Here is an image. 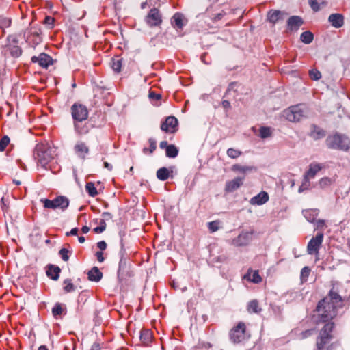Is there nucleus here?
Returning <instances> with one entry per match:
<instances>
[{
    "mask_svg": "<svg viewBox=\"0 0 350 350\" xmlns=\"http://www.w3.org/2000/svg\"><path fill=\"white\" fill-rule=\"evenodd\" d=\"M69 253L70 252L66 248H62L59 252V254L60 255L62 259L65 262L69 260Z\"/></svg>",
    "mask_w": 350,
    "mask_h": 350,
    "instance_id": "obj_49",
    "label": "nucleus"
},
{
    "mask_svg": "<svg viewBox=\"0 0 350 350\" xmlns=\"http://www.w3.org/2000/svg\"><path fill=\"white\" fill-rule=\"evenodd\" d=\"M178 120L174 116H168L161 125V129L166 133H174L176 131Z\"/></svg>",
    "mask_w": 350,
    "mask_h": 350,
    "instance_id": "obj_13",
    "label": "nucleus"
},
{
    "mask_svg": "<svg viewBox=\"0 0 350 350\" xmlns=\"http://www.w3.org/2000/svg\"><path fill=\"white\" fill-rule=\"evenodd\" d=\"M221 105L226 110L230 109V107H231L230 102L228 100H224L222 101Z\"/></svg>",
    "mask_w": 350,
    "mask_h": 350,
    "instance_id": "obj_61",
    "label": "nucleus"
},
{
    "mask_svg": "<svg viewBox=\"0 0 350 350\" xmlns=\"http://www.w3.org/2000/svg\"><path fill=\"white\" fill-rule=\"evenodd\" d=\"M246 326L243 322H239L230 332V340L234 343H239L245 339Z\"/></svg>",
    "mask_w": 350,
    "mask_h": 350,
    "instance_id": "obj_10",
    "label": "nucleus"
},
{
    "mask_svg": "<svg viewBox=\"0 0 350 350\" xmlns=\"http://www.w3.org/2000/svg\"><path fill=\"white\" fill-rule=\"evenodd\" d=\"M78 231H79V230L77 228H74L70 232H66V236L77 235L78 233Z\"/></svg>",
    "mask_w": 350,
    "mask_h": 350,
    "instance_id": "obj_62",
    "label": "nucleus"
},
{
    "mask_svg": "<svg viewBox=\"0 0 350 350\" xmlns=\"http://www.w3.org/2000/svg\"><path fill=\"white\" fill-rule=\"evenodd\" d=\"M35 159L42 167L47 168L53 159L52 150L44 144L37 145L34 152Z\"/></svg>",
    "mask_w": 350,
    "mask_h": 350,
    "instance_id": "obj_4",
    "label": "nucleus"
},
{
    "mask_svg": "<svg viewBox=\"0 0 350 350\" xmlns=\"http://www.w3.org/2000/svg\"><path fill=\"white\" fill-rule=\"evenodd\" d=\"M88 275V279L94 282L100 281L103 277L102 272L96 267H94L90 271H89Z\"/></svg>",
    "mask_w": 350,
    "mask_h": 350,
    "instance_id": "obj_27",
    "label": "nucleus"
},
{
    "mask_svg": "<svg viewBox=\"0 0 350 350\" xmlns=\"http://www.w3.org/2000/svg\"><path fill=\"white\" fill-rule=\"evenodd\" d=\"M1 209L3 210V211L8 212V206L5 204L3 198L1 199Z\"/></svg>",
    "mask_w": 350,
    "mask_h": 350,
    "instance_id": "obj_60",
    "label": "nucleus"
},
{
    "mask_svg": "<svg viewBox=\"0 0 350 350\" xmlns=\"http://www.w3.org/2000/svg\"><path fill=\"white\" fill-rule=\"evenodd\" d=\"M146 21L150 27L159 26L162 23V18L159 10L155 8L151 9L146 18Z\"/></svg>",
    "mask_w": 350,
    "mask_h": 350,
    "instance_id": "obj_11",
    "label": "nucleus"
},
{
    "mask_svg": "<svg viewBox=\"0 0 350 350\" xmlns=\"http://www.w3.org/2000/svg\"><path fill=\"white\" fill-rule=\"evenodd\" d=\"M63 312V308L62 305L57 303L52 309L53 315L56 317L57 316L61 315Z\"/></svg>",
    "mask_w": 350,
    "mask_h": 350,
    "instance_id": "obj_47",
    "label": "nucleus"
},
{
    "mask_svg": "<svg viewBox=\"0 0 350 350\" xmlns=\"http://www.w3.org/2000/svg\"><path fill=\"white\" fill-rule=\"evenodd\" d=\"M85 189L88 194L92 197H94L98 194L97 189L95 187L94 184L92 182L86 183Z\"/></svg>",
    "mask_w": 350,
    "mask_h": 350,
    "instance_id": "obj_35",
    "label": "nucleus"
},
{
    "mask_svg": "<svg viewBox=\"0 0 350 350\" xmlns=\"http://www.w3.org/2000/svg\"><path fill=\"white\" fill-rule=\"evenodd\" d=\"M334 327V323H327L324 325L319 332L316 339V348L314 350H324L325 346L332 339V332Z\"/></svg>",
    "mask_w": 350,
    "mask_h": 350,
    "instance_id": "obj_3",
    "label": "nucleus"
},
{
    "mask_svg": "<svg viewBox=\"0 0 350 350\" xmlns=\"http://www.w3.org/2000/svg\"><path fill=\"white\" fill-rule=\"evenodd\" d=\"M322 169V165L319 163H313L309 165L308 171L304 175V178L310 180L313 178L316 174Z\"/></svg>",
    "mask_w": 350,
    "mask_h": 350,
    "instance_id": "obj_22",
    "label": "nucleus"
},
{
    "mask_svg": "<svg viewBox=\"0 0 350 350\" xmlns=\"http://www.w3.org/2000/svg\"><path fill=\"white\" fill-rule=\"evenodd\" d=\"M40 202L43 204L45 208L53 210L59 208L64 211L69 205V200L63 196H57L53 200L42 198Z\"/></svg>",
    "mask_w": 350,
    "mask_h": 350,
    "instance_id": "obj_6",
    "label": "nucleus"
},
{
    "mask_svg": "<svg viewBox=\"0 0 350 350\" xmlns=\"http://www.w3.org/2000/svg\"><path fill=\"white\" fill-rule=\"evenodd\" d=\"M148 142L150 144V147H148V148H143V152L146 154H152L156 150L157 148L156 141L154 139H149Z\"/></svg>",
    "mask_w": 350,
    "mask_h": 350,
    "instance_id": "obj_37",
    "label": "nucleus"
},
{
    "mask_svg": "<svg viewBox=\"0 0 350 350\" xmlns=\"http://www.w3.org/2000/svg\"><path fill=\"white\" fill-rule=\"evenodd\" d=\"M122 59L116 57L113 58L111 60V68L115 72H119L121 70Z\"/></svg>",
    "mask_w": 350,
    "mask_h": 350,
    "instance_id": "obj_39",
    "label": "nucleus"
},
{
    "mask_svg": "<svg viewBox=\"0 0 350 350\" xmlns=\"http://www.w3.org/2000/svg\"><path fill=\"white\" fill-rule=\"evenodd\" d=\"M178 150L174 145H170L165 150L166 156L170 158H174L178 155Z\"/></svg>",
    "mask_w": 350,
    "mask_h": 350,
    "instance_id": "obj_34",
    "label": "nucleus"
},
{
    "mask_svg": "<svg viewBox=\"0 0 350 350\" xmlns=\"http://www.w3.org/2000/svg\"><path fill=\"white\" fill-rule=\"evenodd\" d=\"M309 5L314 12H318L320 10V6L317 0H309Z\"/></svg>",
    "mask_w": 350,
    "mask_h": 350,
    "instance_id": "obj_51",
    "label": "nucleus"
},
{
    "mask_svg": "<svg viewBox=\"0 0 350 350\" xmlns=\"http://www.w3.org/2000/svg\"><path fill=\"white\" fill-rule=\"evenodd\" d=\"M247 310L249 313L256 314L260 313L262 310L258 301L256 299L252 300L248 303Z\"/></svg>",
    "mask_w": 350,
    "mask_h": 350,
    "instance_id": "obj_29",
    "label": "nucleus"
},
{
    "mask_svg": "<svg viewBox=\"0 0 350 350\" xmlns=\"http://www.w3.org/2000/svg\"><path fill=\"white\" fill-rule=\"evenodd\" d=\"M225 15V12H222L221 13H219L217 14V15H215L213 18V21H217L219 20H221L223 16Z\"/></svg>",
    "mask_w": 350,
    "mask_h": 350,
    "instance_id": "obj_63",
    "label": "nucleus"
},
{
    "mask_svg": "<svg viewBox=\"0 0 350 350\" xmlns=\"http://www.w3.org/2000/svg\"><path fill=\"white\" fill-rule=\"evenodd\" d=\"M220 222L219 221H211L208 224V230L211 232L217 231L219 228Z\"/></svg>",
    "mask_w": 350,
    "mask_h": 350,
    "instance_id": "obj_48",
    "label": "nucleus"
},
{
    "mask_svg": "<svg viewBox=\"0 0 350 350\" xmlns=\"http://www.w3.org/2000/svg\"><path fill=\"white\" fill-rule=\"evenodd\" d=\"M342 307V299L338 293L331 290L329 294L319 301L316 310L317 312V323H332L331 321L337 315V308Z\"/></svg>",
    "mask_w": 350,
    "mask_h": 350,
    "instance_id": "obj_1",
    "label": "nucleus"
},
{
    "mask_svg": "<svg viewBox=\"0 0 350 350\" xmlns=\"http://www.w3.org/2000/svg\"><path fill=\"white\" fill-rule=\"evenodd\" d=\"M309 135L314 140L323 138L326 135L325 131L319 126L312 124L310 126V132Z\"/></svg>",
    "mask_w": 350,
    "mask_h": 350,
    "instance_id": "obj_19",
    "label": "nucleus"
},
{
    "mask_svg": "<svg viewBox=\"0 0 350 350\" xmlns=\"http://www.w3.org/2000/svg\"><path fill=\"white\" fill-rule=\"evenodd\" d=\"M31 62L34 64H38L43 68H47L53 64V59L50 55L42 53L38 56H33L31 57Z\"/></svg>",
    "mask_w": 350,
    "mask_h": 350,
    "instance_id": "obj_14",
    "label": "nucleus"
},
{
    "mask_svg": "<svg viewBox=\"0 0 350 350\" xmlns=\"http://www.w3.org/2000/svg\"><path fill=\"white\" fill-rule=\"evenodd\" d=\"M271 134L272 132L270 127L262 126L259 129V135L262 139L271 137Z\"/></svg>",
    "mask_w": 350,
    "mask_h": 350,
    "instance_id": "obj_36",
    "label": "nucleus"
},
{
    "mask_svg": "<svg viewBox=\"0 0 350 350\" xmlns=\"http://www.w3.org/2000/svg\"><path fill=\"white\" fill-rule=\"evenodd\" d=\"M255 168L252 166H245V165H241L239 164H234L232 166V171L239 172L243 173V174L247 173L248 172H251Z\"/></svg>",
    "mask_w": 350,
    "mask_h": 350,
    "instance_id": "obj_31",
    "label": "nucleus"
},
{
    "mask_svg": "<svg viewBox=\"0 0 350 350\" xmlns=\"http://www.w3.org/2000/svg\"><path fill=\"white\" fill-rule=\"evenodd\" d=\"M150 6L160 5L161 3H163L165 0H147Z\"/></svg>",
    "mask_w": 350,
    "mask_h": 350,
    "instance_id": "obj_55",
    "label": "nucleus"
},
{
    "mask_svg": "<svg viewBox=\"0 0 350 350\" xmlns=\"http://www.w3.org/2000/svg\"><path fill=\"white\" fill-rule=\"evenodd\" d=\"M283 116L290 122H299L305 116L304 107L301 105L291 106L283 111Z\"/></svg>",
    "mask_w": 350,
    "mask_h": 350,
    "instance_id": "obj_7",
    "label": "nucleus"
},
{
    "mask_svg": "<svg viewBox=\"0 0 350 350\" xmlns=\"http://www.w3.org/2000/svg\"><path fill=\"white\" fill-rule=\"evenodd\" d=\"M333 183V179L328 177H324L319 180V185L321 189H324L327 187H329Z\"/></svg>",
    "mask_w": 350,
    "mask_h": 350,
    "instance_id": "obj_40",
    "label": "nucleus"
},
{
    "mask_svg": "<svg viewBox=\"0 0 350 350\" xmlns=\"http://www.w3.org/2000/svg\"><path fill=\"white\" fill-rule=\"evenodd\" d=\"M311 79L317 81L321 78V73L317 69H312L309 71Z\"/></svg>",
    "mask_w": 350,
    "mask_h": 350,
    "instance_id": "obj_46",
    "label": "nucleus"
},
{
    "mask_svg": "<svg viewBox=\"0 0 350 350\" xmlns=\"http://www.w3.org/2000/svg\"><path fill=\"white\" fill-rule=\"evenodd\" d=\"M148 97L150 100H159L161 98V95L160 94H157L154 91H150L148 94Z\"/></svg>",
    "mask_w": 350,
    "mask_h": 350,
    "instance_id": "obj_52",
    "label": "nucleus"
},
{
    "mask_svg": "<svg viewBox=\"0 0 350 350\" xmlns=\"http://www.w3.org/2000/svg\"><path fill=\"white\" fill-rule=\"evenodd\" d=\"M10 54L15 57H18L21 55L22 50L18 46H12L10 47Z\"/></svg>",
    "mask_w": 350,
    "mask_h": 350,
    "instance_id": "obj_45",
    "label": "nucleus"
},
{
    "mask_svg": "<svg viewBox=\"0 0 350 350\" xmlns=\"http://www.w3.org/2000/svg\"><path fill=\"white\" fill-rule=\"evenodd\" d=\"M311 272V269L308 267H304L300 273L301 282L303 284L308 280V276Z\"/></svg>",
    "mask_w": 350,
    "mask_h": 350,
    "instance_id": "obj_38",
    "label": "nucleus"
},
{
    "mask_svg": "<svg viewBox=\"0 0 350 350\" xmlns=\"http://www.w3.org/2000/svg\"><path fill=\"white\" fill-rule=\"evenodd\" d=\"M313 333V329H307L301 333L300 336L301 338L304 339L309 336H310Z\"/></svg>",
    "mask_w": 350,
    "mask_h": 350,
    "instance_id": "obj_54",
    "label": "nucleus"
},
{
    "mask_svg": "<svg viewBox=\"0 0 350 350\" xmlns=\"http://www.w3.org/2000/svg\"><path fill=\"white\" fill-rule=\"evenodd\" d=\"M105 228H106V224H105V221L101 220L100 222V226L94 228V231L96 233L99 234V233L103 232L105 230Z\"/></svg>",
    "mask_w": 350,
    "mask_h": 350,
    "instance_id": "obj_50",
    "label": "nucleus"
},
{
    "mask_svg": "<svg viewBox=\"0 0 350 350\" xmlns=\"http://www.w3.org/2000/svg\"><path fill=\"white\" fill-rule=\"evenodd\" d=\"M326 144L329 148L347 151L350 147V140L344 135L335 134L327 138Z\"/></svg>",
    "mask_w": 350,
    "mask_h": 350,
    "instance_id": "obj_5",
    "label": "nucleus"
},
{
    "mask_svg": "<svg viewBox=\"0 0 350 350\" xmlns=\"http://www.w3.org/2000/svg\"><path fill=\"white\" fill-rule=\"evenodd\" d=\"M269 200V195L265 191H261L257 196L251 198L250 202L252 205H262Z\"/></svg>",
    "mask_w": 350,
    "mask_h": 350,
    "instance_id": "obj_20",
    "label": "nucleus"
},
{
    "mask_svg": "<svg viewBox=\"0 0 350 350\" xmlns=\"http://www.w3.org/2000/svg\"><path fill=\"white\" fill-rule=\"evenodd\" d=\"M187 21L180 13H176L172 18V24L174 27L181 29L185 25Z\"/></svg>",
    "mask_w": 350,
    "mask_h": 350,
    "instance_id": "obj_24",
    "label": "nucleus"
},
{
    "mask_svg": "<svg viewBox=\"0 0 350 350\" xmlns=\"http://www.w3.org/2000/svg\"><path fill=\"white\" fill-rule=\"evenodd\" d=\"M244 178L237 177L232 180L228 181L226 184L225 190L228 192H232L243 185Z\"/></svg>",
    "mask_w": 350,
    "mask_h": 350,
    "instance_id": "obj_18",
    "label": "nucleus"
},
{
    "mask_svg": "<svg viewBox=\"0 0 350 350\" xmlns=\"http://www.w3.org/2000/svg\"><path fill=\"white\" fill-rule=\"evenodd\" d=\"M246 277L250 281L255 284H258L262 281V278L260 276L258 271H251L247 273Z\"/></svg>",
    "mask_w": 350,
    "mask_h": 350,
    "instance_id": "obj_30",
    "label": "nucleus"
},
{
    "mask_svg": "<svg viewBox=\"0 0 350 350\" xmlns=\"http://www.w3.org/2000/svg\"><path fill=\"white\" fill-rule=\"evenodd\" d=\"M302 213L309 222H313L318 216L319 210L317 208L306 209L304 210Z\"/></svg>",
    "mask_w": 350,
    "mask_h": 350,
    "instance_id": "obj_26",
    "label": "nucleus"
},
{
    "mask_svg": "<svg viewBox=\"0 0 350 350\" xmlns=\"http://www.w3.org/2000/svg\"><path fill=\"white\" fill-rule=\"evenodd\" d=\"M74 151L79 158L85 159L89 154L90 150L85 142L78 141L74 146Z\"/></svg>",
    "mask_w": 350,
    "mask_h": 350,
    "instance_id": "obj_16",
    "label": "nucleus"
},
{
    "mask_svg": "<svg viewBox=\"0 0 350 350\" xmlns=\"http://www.w3.org/2000/svg\"><path fill=\"white\" fill-rule=\"evenodd\" d=\"M342 307V299L338 293L331 290L329 294L319 301L316 310L317 312V323H332L331 321L337 315V308Z\"/></svg>",
    "mask_w": 350,
    "mask_h": 350,
    "instance_id": "obj_2",
    "label": "nucleus"
},
{
    "mask_svg": "<svg viewBox=\"0 0 350 350\" xmlns=\"http://www.w3.org/2000/svg\"><path fill=\"white\" fill-rule=\"evenodd\" d=\"M11 25V19L8 18V17H5V16H0V29H1L3 31H4V29L5 28H8Z\"/></svg>",
    "mask_w": 350,
    "mask_h": 350,
    "instance_id": "obj_41",
    "label": "nucleus"
},
{
    "mask_svg": "<svg viewBox=\"0 0 350 350\" xmlns=\"http://www.w3.org/2000/svg\"><path fill=\"white\" fill-rule=\"evenodd\" d=\"M10 143V138L8 136L5 135L0 139V152L5 150L6 146Z\"/></svg>",
    "mask_w": 350,
    "mask_h": 350,
    "instance_id": "obj_44",
    "label": "nucleus"
},
{
    "mask_svg": "<svg viewBox=\"0 0 350 350\" xmlns=\"http://www.w3.org/2000/svg\"><path fill=\"white\" fill-rule=\"evenodd\" d=\"M226 153H227V155L232 159H237L242 154L241 151H240L237 149H234L233 148H228L227 150Z\"/></svg>",
    "mask_w": 350,
    "mask_h": 350,
    "instance_id": "obj_42",
    "label": "nucleus"
},
{
    "mask_svg": "<svg viewBox=\"0 0 350 350\" xmlns=\"http://www.w3.org/2000/svg\"><path fill=\"white\" fill-rule=\"evenodd\" d=\"M325 226V221L323 219H319L316 221V228L320 229Z\"/></svg>",
    "mask_w": 350,
    "mask_h": 350,
    "instance_id": "obj_57",
    "label": "nucleus"
},
{
    "mask_svg": "<svg viewBox=\"0 0 350 350\" xmlns=\"http://www.w3.org/2000/svg\"><path fill=\"white\" fill-rule=\"evenodd\" d=\"M304 23L301 17L293 16L288 18L287 25L291 30H297Z\"/></svg>",
    "mask_w": 350,
    "mask_h": 350,
    "instance_id": "obj_23",
    "label": "nucleus"
},
{
    "mask_svg": "<svg viewBox=\"0 0 350 350\" xmlns=\"http://www.w3.org/2000/svg\"><path fill=\"white\" fill-rule=\"evenodd\" d=\"M310 187V182L308 179L304 178V182L299 188V192H302L306 189H308Z\"/></svg>",
    "mask_w": 350,
    "mask_h": 350,
    "instance_id": "obj_53",
    "label": "nucleus"
},
{
    "mask_svg": "<svg viewBox=\"0 0 350 350\" xmlns=\"http://www.w3.org/2000/svg\"><path fill=\"white\" fill-rule=\"evenodd\" d=\"M170 176V172L166 167H161L157 172V177L161 180H166Z\"/></svg>",
    "mask_w": 350,
    "mask_h": 350,
    "instance_id": "obj_32",
    "label": "nucleus"
},
{
    "mask_svg": "<svg viewBox=\"0 0 350 350\" xmlns=\"http://www.w3.org/2000/svg\"><path fill=\"white\" fill-rule=\"evenodd\" d=\"M96 256L97 258V260L100 262H102L104 261L105 258L103 257V254L101 251L100 252H96Z\"/></svg>",
    "mask_w": 350,
    "mask_h": 350,
    "instance_id": "obj_58",
    "label": "nucleus"
},
{
    "mask_svg": "<svg viewBox=\"0 0 350 350\" xmlns=\"http://www.w3.org/2000/svg\"><path fill=\"white\" fill-rule=\"evenodd\" d=\"M253 232H242L238 237L232 240V244L237 247L245 246L252 239Z\"/></svg>",
    "mask_w": 350,
    "mask_h": 350,
    "instance_id": "obj_12",
    "label": "nucleus"
},
{
    "mask_svg": "<svg viewBox=\"0 0 350 350\" xmlns=\"http://www.w3.org/2000/svg\"><path fill=\"white\" fill-rule=\"evenodd\" d=\"M313 38H314L313 34L309 31L303 32L300 36L301 41L305 44L311 43L313 40Z\"/></svg>",
    "mask_w": 350,
    "mask_h": 350,
    "instance_id": "obj_33",
    "label": "nucleus"
},
{
    "mask_svg": "<svg viewBox=\"0 0 350 350\" xmlns=\"http://www.w3.org/2000/svg\"><path fill=\"white\" fill-rule=\"evenodd\" d=\"M70 113L73 122L80 120H87L89 115L87 107L79 103H75L72 105Z\"/></svg>",
    "mask_w": 350,
    "mask_h": 350,
    "instance_id": "obj_8",
    "label": "nucleus"
},
{
    "mask_svg": "<svg viewBox=\"0 0 350 350\" xmlns=\"http://www.w3.org/2000/svg\"><path fill=\"white\" fill-rule=\"evenodd\" d=\"M61 269L59 267L49 265L46 271L47 275L53 280H57L59 276Z\"/></svg>",
    "mask_w": 350,
    "mask_h": 350,
    "instance_id": "obj_28",
    "label": "nucleus"
},
{
    "mask_svg": "<svg viewBox=\"0 0 350 350\" xmlns=\"http://www.w3.org/2000/svg\"><path fill=\"white\" fill-rule=\"evenodd\" d=\"M102 217L103 218L102 220H103V221L109 220V219H111L112 218L111 214L110 213H108V212H104L102 214Z\"/></svg>",
    "mask_w": 350,
    "mask_h": 350,
    "instance_id": "obj_59",
    "label": "nucleus"
},
{
    "mask_svg": "<svg viewBox=\"0 0 350 350\" xmlns=\"http://www.w3.org/2000/svg\"><path fill=\"white\" fill-rule=\"evenodd\" d=\"M97 247L101 250H105L107 248V243L104 241H101L97 243Z\"/></svg>",
    "mask_w": 350,
    "mask_h": 350,
    "instance_id": "obj_56",
    "label": "nucleus"
},
{
    "mask_svg": "<svg viewBox=\"0 0 350 350\" xmlns=\"http://www.w3.org/2000/svg\"><path fill=\"white\" fill-rule=\"evenodd\" d=\"M100 349H101V346H100V343H98L97 342H94L90 349V350H100Z\"/></svg>",
    "mask_w": 350,
    "mask_h": 350,
    "instance_id": "obj_64",
    "label": "nucleus"
},
{
    "mask_svg": "<svg viewBox=\"0 0 350 350\" xmlns=\"http://www.w3.org/2000/svg\"><path fill=\"white\" fill-rule=\"evenodd\" d=\"M328 21L335 28H340L344 25V17L341 14H332Z\"/></svg>",
    "mask_w": 350,
    "mask_h": 350,
    "instance_id": "obj_21",
    "label": "nucleus"
},
{
    "mask_svg": "<svg viewBox=\"0 0 350 350\" xmlns=\"http://www.w3.org/2000/svg\"><path fill=\"white\" fill-rule=\"evenodd\" d=\"M75 132L80 135L88 134L93 128V125L86 122V120H80L73 122Z\"/></svg>",
    "mask_w": 350,
    "mask_h": 350,
    "instance_id": "obj_15",
    "label": "nucleus"
},
{
    "mask_svg": "<svg viewBox=\"0 0 350 350\" xmlns=\"http://www.w3.org/2000/svg\"><path fill=\"white\" fill-rule=\"evenodd\" d=\"M152 340V332L150 329H142L140 334V340L146 346L149 345Z\"/></svg>",
    "mask_w": 350,
    "mask_h": 350,
    "instance_id": "obj_25",
    "label": "nucleus"
},
{
    "mask_svg": "<svg viewBox=\"0 0 350 350\" xmlns=\"http://www.w3.org/2000/svg\"><path fill=\"white\" fill-rule=\"evenodd\" d=\"M324 234L322 232H318L317 235L312 237L308 243L307 252L310 255L318 256L319 250L321 247Z\"/></svg>",
    "mask_w": 350,
    "mask_h": 350,
    "instance_id": "obj_9",
    "label": "nucleus"
},
{
    "mask_svg": "<svg viewBox=\"0 0 350 350\" xmlns=\"http://www.w3.org/2000/svg\"><path fill=\"white\" fill-rule=\"evenodd\" d=\"M288 14L280 10H270L267 14L268 21L272 24H275L278 21L283 20Z\"/></svg>",
    "mask_w": 350,
    "mask_h": 350,
    "instance_id": "obj_17",
    "label": "nucleus"
},
{
    "mask_svg": "<svg viewBox=\"0 0 350 350\" xmlns=\"http://www.w3.org/2000/svg\"><path fill=\"white\" fill-rule=\"evenodd\" d=\"M64 284H65L64 287V290L65 291V292L70 293L75 291V287L74 284L71 282L70 280H65L64 281Z\"/></svg>",
    "mask_w": 350,
    "mask_h": 350,
    "instance_id": "obj_43",
    "label": "nucleus"
}]
</instances>
